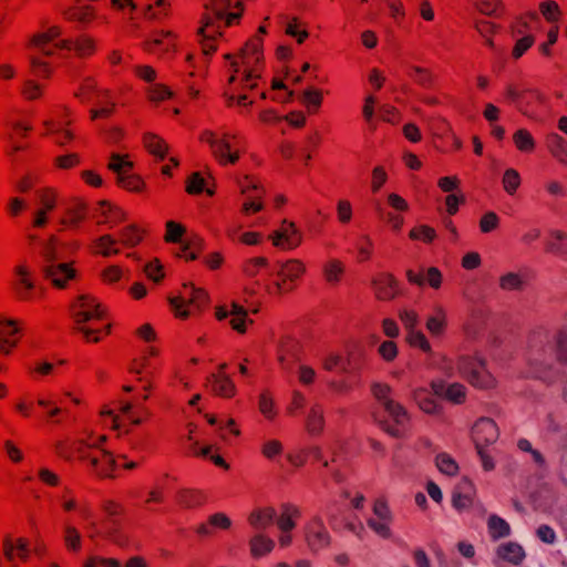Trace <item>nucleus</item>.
Masks as SVG:
<instances>
[{
	"mask_svg": "<svg viewBox=\"0 0 567 567\" xmlns=\"http://www.w3.org/2000/svg\"><path fill=\"white\" fill-rule=\"evenodd\" d=\"M411 72L412 73H410V76L413 78L417 84L424 87L432 86L434 76L429 69L414 65L411 68Z\"/></svg>",
	"mask_w": 567,
	"mask_h": 567,
	"instance_id": "052dcab7",
	"label": "nucleus"
},
{
	"mask_svg": "<svg viewBox=\"0 0 567 567\" xmlns=\"http://www.w3.org/2000/svg\"><path fill=\"white\" fill-rule=\"evenodd\" d=\"M61 35V29L58 25H53L48 31L37 33L32 37L31 42L38 48L43 49L49 42L53 41Z\"/></svg>",
	"mask_w": 567,
	"mask_h": 567,
	"instance_id": "13d9d810",
	"label": "nucleus"
},
{
	"mask_svg": "<svg viewBox=\"0 0 567 567\" xmlns=\"http://www.w3.org/2000/svg\"><path fill=\"white\" fill-rule=\"evenodd\" d=\"M230 7V0H207L204 4L205 12L200 18V27L197 34H204L210 28L220 24L225 17L226 10Z\"/></svg>",
	"mask_w": 567,
	"mask_h": 567,
	"instance_id": "423d86ee",
	"label": "nucleus"
},
{
	"mask_svg": "<svg viewBox=\"0 0 567 567\" xmlns=\"http://www.w3.org/2000/svg\"><path fill=\"white\" fill-rule=\"evenodd\" d=\"M277 278L272 287L267 288L269 293L281 296L295 289V280L288 279L286 276H277Z\"/></svg>",
	"mask_w": 567,
	"mask_h": 567,
	"instance_id": "e2e57ef3",
	"label": "nucleus"
},
{
	"mask_svg": "<svg viewBox=\"0 0 567 567\" xmlns=\"http://www.w3.org/2000/svg\"><path fill=\"white\" fill-rule=\"evenodd\" d=\"M235 138V135L224 134L223 137L212 148L213 155L220 165L236 164L239 161V152H231L233 144L230 140Z\"/></svg>",
	"mask_w": 567,
	"mask_h": 567,
	"instance_id": "9b49d317",
	"label": "nucleus"
},
{
	"mask_svg": "<svg viewBox=\"0 0 567 567\" xmlns=\"http://www.w3.org/2000/svg\"><path fill=\"white\" fill-rule=\"evenodd\" d=\"M41 270L43 277L58 289L66 288L69 280L75 279L78 275L73 262L45 264Z\"/></svg>",
	"mask_w": 567,
	"mask_h": 567,
	"instance_id": "20e7f679",
	"label": "nucleus"
},
{
	"mask_svg": "<svg viewBox=\"0 0 567 567\" xmlns=\"http://www.w3.org/2000/svg\"><path fill=\"white\" fill-rule=\"evenodd\" d=\"M497 556L504 561L520 565L526 557L524 548L516 542L501 544L496 550Z\"/></svg>",
	"mask_w": 567,
	"mask_h": 567,
	"instance_id": "6ab92c4d",
	"label": "nucleus"
},
{
	"mask_svg": "<svg viewBox=\"0 0 567 567\" xmlns=\"http://www.w3.org/2000/svg\"><path fill=\"white\" fill-rule=\"evenodd\" d=\"M538 20V16L535 11H529L523 16H519L515 19V21L511 25V31L513 35L524 34L529 30V22Z\"/></svg>",
	"mask_w": 567,
	"mask_h": 567,
	"instance_id": "603ef678",
	"label": "nucleus"
},
{
	"mask_svg": "<svg viewBox=\"0 0 567 567\" xmlns=\"http://www.w3.org/2000/svg\"><path fill=\"white\" fill-rule=\"evenodd\" d=\"M375 298L390 301L400 295V284L391 272H380L372 279Z\"/></svg>",
	"mask_w": 567,
	"mask_h": 567,
	"instance_id": "0eeeda50",
	"label": "nucleus"
},
{
	"mask_svg": "<svg viewBox=\"0 0 567 567\" xmlns=\"http://www.w3.org/2000/svg\"><path fill=\"white\" fill-rule=\"evenodd\" d=\"M115 183L118 187L131 193H143L146 189V183L138 174L126 178H116Z\"/></svg>",
	"mask_w": 567,
	"mask_h": 567,
	"instance_id": "79ce46f5",
	"label": "nucleus"
},
{
	"mask_svg": "<svg viewBox=\"0 0 567 567\" xmlns=\"http://www.w3.org/2000/svg\"><path fill=\"white\" fill-rule=\"evenodd\" d=\"M189 287L192 289V293L187 300V305L189 308H195L197 312H202L209 305V296L206 290L195 288L193 284H190Z\"/></svg>",
	"mask_w": 567,
	"mask_h": 567,
	"instance_id": "a19ab883",
	"label": "nucleus"
},
{
	"mask_svg": "<svg viewBox=\"0 0 567 567\" xmlns=\"http://www.w3.org/2000/svg\"><path fill=\"white\" fill-rule=\"evenodd\" d=\"M454 404H462L466 400L465 386L461 383H453L446 388L445 398Z\"/></svg>",
	"mask_w": 567,
	"mask_h": 567,
	"instance_id": "680f3d73",
	"label": "nucleus"
},
{
	"mask_svg": "<svg viewBox=\"0 0 567 567\" xmlns=\"http://www.w3.org/2000/svg\"><path fill=\"white\" fill-rule=\"evenodd\" d=\"M472 491H473L472 482L468 478L464 477L453 493V496H452L453 506L458 511L470 508L473 505Z\"/></svg>",
	"mask_w": 567,
	"mask_h": 567,
	"instance_id": "dca6fc26",
	"label": "nucleus"
},
{
	"mask_svg": "<svg viewBox=\"0 0 567 567\" xmlns=\"http://www.w3.org/2000/svg\"><path fill=\"white\" fill-rule=\"evenodd\" d=\"M513 141L516 148L520 152L530 153L536 147L533 135L526 128L517 130L513 135Z\"/></svg>",
	"mask_w": 567,
	"mask_h": 567,
	"instance_id": "58836bf2",
	"label": "nucleus"
},
{
	"mask_svg": "<svg viewBox=\"0 0 567 567\" xmlns=\"http://www.w3.org/2000/svg\"><path fill=\"white\" fill-rule=\"evenodd\" d=\"M299 101L306 107L308 114H317L323 102L322 90L313 86L308 87L301 93Z\"/></svg>",
	"mask_w": 567,
	"mask_h": 567,
	"instance_id": "b1692460",
	"label": "nucleus"
},
{
	"mask_svg": "<svg viewBox=\"0 0 567 567\" xmlns=\"http://www.w3.org/2000/svg\"><path fill=\"white\" fill-rule=\"evenodd\" d=\"M539 11L547 22H557L561 17V10L554 0H546L539 3Z\"/></svg>",
	"mask_w": 567,
	"mask_h": 567,
	"instance_id": "09e8293b",
	"label": "nucleus"
},
{
	"mask_svg": "<svg viewBox=\"0 0 567 567\" xmlns=\"http://www.w3.org/2000/svg\"><path fill=\"white\" fill-rule=\"evenodd\" d=\"M503 187L509 195H514L520 186L519 173L514 168H507L503 175Z\"/></svg>",
	"mask_w": 567,
	"mask_h": 567,
	"instance_id": "5fc2aeb1",
	"label": "nucleus"
},
{
	"mask_svg": "<svg viewBox=\"0 0 567 567\" xmlns=\"http://www.w3.org/2000/svg\"><path fill=\"white\" fill-rule=\"evenodd\" d=\"M89 465L94 475L100 480L115 478L114 472L117 467L113 454L106 450H97L91 457Z\"/></svg>",
	"mask_w": 567,
	"mask_h": 567,
	"instance_id": "6e6552de",
	"label": "nucleus"
},
{
	"mask_svg": "<svg viewBox=\"0 0 567 567\" xmlns=\"http://www.w3.org/2000/svg\"><path fill=\"white\" fill-rule=\"evenodd\" d=\"M205 249V241L202 237L194 235L189 237L179 248L176 254L178 258H183L186 261H193L198 259Z\"/></svg>",
	"mask_w": 567,
	"mask_h": 567,
	"instance_id": "aec40b11",
	"label": "nucleus"
},
{
	"mask_svg": "<svg viewBox=\"0 0 567 567\" xmlns=\"http://www.w3.org/2000/svg\"><path fill=\"white\" fill-rule=\"evenodd\" d=\"M305 271L306 267L302 261L291 259L280 266V269L277 271V276H286L288 279L296 281L305 274Z\"/></svg>",
	"mask_w": 567,
	"mask_h": 567,
	"instance_id": "e433bc0d",
	"label": "nucleus"
},
{
	"mask_svg": "<svg viewBox=\"0 0 567 567\" xmlns=\"http://www.w3.org/2000/svg\"><path fill=\"white\" fill-rule=\"evenodd\" d=\"M555 355L558 363L567 364V329H559L555 334Z\"/></svg>",
	"mask_w": 567,
	"mask_h": 567,
	"instance_id": "37998d69",
	"label": "nucleus"
},
{
	"mask_svg": "<svg viewBox=\"0 0 567 567\" xmlns=\"http://www.w3.org/2000/svg\"><path fill=\"white\" fill-rule=\"evenodd\" d=\"M546 146L550 154L561 163H567V141L557 133L546 136Z\"/></svg>",
	"mask_w": 567,
	"mask_h": 567,
	"instance_id": "bb28decb",
	"label": "nucleus"
},
{
	"mask_svg": "<svg viewBox=\"0 0 567 567\" xmlns=\"http://www.w3.org/2000/svg\"><path fill=\"white\" fill-rule=\"evenodd\" d=\"M344 272L343 265L338 259H332L324 265L323 275L329 284H338Z\"/></svg>",
	"mask_w": 567,
	"mask_h": 567,
	"instance_id": "c03bdc74",
	"label": "nucleus"
},
{
	"mask_svg": "<svg viewBox=\"0 0 567 567\" xmlns=\"http://www.w3.org/2000/svg\"><path fill=\"white\" fill-rule=\"evenodd\" d=\"M64 544L68 550L78 553L81 550V535L79 530L71 525L64 527Z\"/></svg>",
	"mask_w": 567,
	"mask_h": 567,
	"instance_id": "864d4df0",
	"label": "nucleus"
},
{
	"mask_svg": "<svg viewBox=\"0 0 567 567\" xmlns=\"http://www.w3.org/2000/svg\"><path fill=\"white\" fill-rule=\"evenodd\" d=\"M145 150L159 161H164L168 154L169 146L164 138L155 133L147 132L142 137Z\"/></svg>",
	"mask_w": 567,
	"mask_h": 567,
	"instance_id": "a211bd4d",
	"label": "nucleus"
},
{
	"mask_svg": "<svg viewBox=\"0 0 567 567\" xmlns=\"http://www.w3.org/2000/svg\"><path fill=\"white\" fill-rule=\"evenodd\" d=\"M413 399L419 405V408L429 414H434L440 411V406L436 403V400L433 398V394L426 389H416L413 391Z\"/></svg>",
	"mask_w": 567,
	"mask_h": 567,
	"instance_id": "2f4dec72",
	"label": "nucleus"
},
{
	"mask_svg": "<svg viewBox=\"0 0 567 567\" xmlns=\"http://www.w3.org/2000/svg\"><path fill=\"white\" fill-rule=\"evenodd\" d=\"M114 245H116V239L112 235H102L93 241V247L96 248V250H93L92 254L101 255L103 257L117 255L120 254V249L113 248Z\"/></svg>",
	"mask_w": 567,
	"mask_h": 567,
	"instance_id": "72a5a7b5",
	"label": "nucleus"
},
{
	"mask_svg": "<svg viewBox=\"0 0 567 567\" xmlns=\"http://www.w3.org/2000/svg\"><path fill=\"white\" fill-rule=\"evenodd\" d=\"M409 237L411 240H422L425 244H431L436 238V231L431 226L421 225L413 227L409 233Z\"/></svg>",
	"mask_w": 567,
	"mask_h": 567,
	"instance_id": "8fccbe9b",
	"label": "nucleus"
},
{
	"mask_svg": "<svg viewBox=\"0 0 567 567\" xmlns=\"http://www.w3.org/2000/svg\"><path fill=\"white\" fill-rule=\"evenodd\" d=\"M488 533L494 540L504 538L511 534L509 524L502 517L493 514L487 520Z\"/></svg>",
	"mask_w": 567,
	"mask_h": 567,
	"instance_id": "f704fd0d",
	"label": "nucleus"
},
{
	"mask_svg": "<svg viewBox=\"0 0 567 567\" xmlns=\"http://www.w3.org/2000/svg\"><path fill=\"white\" fill-rule=\"evenodd\" d=\"M249 546L251 555L255 558H259L270 553L275 547V543L267 536L257 535L250 539Z\"/></svg>",
	"mask_w": 567,
	"mask_h": 567,
	"instance_id": "c9c22d12",
	"label": "nucleus"
},
{
	"mask_svg": "<svg viewBox=\"0 0 567 567\" xmlns=\"http://www.w3.org/2000/svg\"><path fill=\"white\" fill-rule=\"evenodd\" d=\"M144 272L146 277L155 284H159L165 277L164 267L158 258L148 261L144 266Z\"/></svg>",
	"mask_w": 567,
	"mask_h": 567,
	"instance_id": "4d7b16f0",
	"label": "nucleus"
},
{
	"mask_svg": "<svg viewBox=\"0 0 567 567\" xmlns=\"http://www.w3.org/2000/svg\"><path fill=\"white\" fill-rule=\"evenodd\" d=\"M185 190L189 195H200L205 190V178L199 172H194L187 177Z\"/></svg>",
	"mask_w": 567,
	"mask_h": 567,
	"instance_id": "bf43d9fd",
	"label": "nucleus"
},
{
	"mask_svg": "<svg viewBox=\"0 0 567 567\" xmlns=\"http://www.w3.org/2000/svg\"><path fill=\"white\" fill-rule=\"evenodd\" d=\"M175 503L183 509H193L203 506L207 496L197 488H181L175 493Z\"/></svg>",
	"mask_w": 567,
	"mask_h": 567,
	"instance_id": "f8f14e48",
	"label": "nucleus"
},
{
	"mask_svg": "<svg viewBox=\"0 0 567 567\" xmlns=\"http://www.w3.org/2000/svg\"><path fill=\"white\" fill-rule=\"evenodd\" d=\"M367 364V351L364 346L360 343H353L347 353V372H359Z\"/></svg>",
	"mask_w": 567,
	"mask_h": 567,
	"instance_id": "4be33fe9",
	"label": "nucleus"
},
{
	"mask_svg": "<svg viewBox=\"0 0 567 567\" xmlns=\"http://www.w3.org/2000/svg\"><path fill=\"white\" fill-rule=\"evenodd\" d=\"M168 302L176 318L187 319L192 315V310L186 308L188 305L184 297H168Z\"/></svg>",
	"mask_w": 567,
	"mask_h": 567,
	"instance_id": "69168bd1",
	"label": "nucleus"
},
{
	"mask_svg": "<svg viewBox=\"0 0 567 567\" xmlns=\"http://www.w3.org/2000/svg\"><path fill=\"white\" fill-rule=\"evenodd\" d=\"M99 206H107V210H102L101 213L105 217V220L99 221V224H112V226H114L128 219V215L124 209L112 205L106 199L100 200Z\"/></svg>",
	"mask_w": 567,
	"mask_h": 567,
	"instance_id": "c756f323",
	"label": "nucleus"
},
{
	"mask_svg": "<svg viewBox=\"0 0 567 567\" xmlns=\"http://www.w3.org/2000/svg\"><path fill=\"white\" fill-rule=\"evenodd\" d=\"M147 235V231L137 224H130L117 233L116 244H121L125 248H134L138 246Z\"/></svg>",
	"mask_w": 567,
	"mask_h": 567,
	"instance_id": "4468645a",
	"label": "nucleus"
},
{
	"mask_svg": "<svg viewBox=\"0 0 567 567\" xmlns=\"http://www.w3.org/2000/svg\"><path fill=\"white\" fill-rule=\"evenodd\" d=\"M299 516L300 511L295 505L282 504L281 514L277 519L278 528L284 533L292 530L296 527L295 518H298Z\"/></svg>",
	"mask_w": 567,
	"mask_h": 567,
	"instance_id": "cd10ccee",
	"label": "nucleus"
},
{
	"mask_svg": "<svg viewBox=\"0 0 567 567\" xmlns=\"http://www.w3.org/2000/svg\"><path fill=\"white\" fill-rule=\"evenodd\" d=\"M477 10L489 17L501 18L505 13V6L502 0H477Z\"/></svg>",
	"mask_w": 567,
	"mask_h": 567,
	"instance_id": "4c0bfd02",
	"label": "nucleus"
},
{
	"mask_svg": "<svg viewBox=\"0 0 567 567\" xmlns=\"http://www.w3.org/2000/svg\"><path fill=\"white\" fill-rule=\"evenodd\" d=\"M425 327L432 337H442L447 328V317L445 310L439 306L434 309V315L426 319Z\"/></svg>",
	"mask_w": 567,
	"mask_h": 567,
	"instance_id": "393cba45",
	"label": "nucleus"
},
{
	"mask_svg": "<svg viewBox=\"0 0 567 567\" xmlns=\"http://www.w3.org/2000/svg\"><path fill=\"white\" fill-rule=\"evenodd\" d=\"M63 14L68 21L79 22L82 27L93 22L96 17L95 8L92 6L72 7L65 10Z\"/></svg>",
	"mask_w": 567,
	"mask_h": 567,
	"instance_id": "412c9836",
	"label": "nucleus"
},
{
	"mask_svg": "<svg viewBox=\"0 0 567 567\" xmlns=\"http://www.w3.org/2000/svg\"><path fill=\"white\" fill-rule=\"evenodd\" d=\"M14 274L18 277V280L13 285L16 297L21 301H31L33 297L32 290L35 286L28 266L24 264L17 265Z\"/></svg>",
	"mask_w": 567,
	"mask_h": 567,
	"instance_id": "9d476101",
	"label": "nucleus"
},
{
	"mask_svg": "<svg viewBox=\"0 0 567 567\" xmlns=\"http://www.w3.org/2000/svg\"><path fill=\"white\" fill-rule=\"evenodd\" d=\"M535 42V37L533 34H526L523 38L518 39L512 50V56L515 60H518L524 55V53L533 47Z\"/></svg>",
	"mask_w": 567,
	"mask_h": 567,
	"instance_id": "774afa93",
	"label": "nucleus"
},
{
	"mask_svg": "<svg viewBox=\"0 0 567 567\" xmlns=\"http://www.w3.org/2000/svg\"><path fill=\"white\" fill-rule=\"evenodd\" d=\"M264 40L259 35L250 38L240 50L243 63L247 65H258L262 61Z\"/></svg>",
	"mask_w": 567,
	"mask_h": 567,
	"instance_id": "2eb2a0df",
	"label": "nucleus"
},
{
	"mask_svg": "<svg viewBox=\"0 0 567 567\" xmlns=\"http://www.w3.org/2000/svg\"><path fill=\"white\" fill-rule=\"evenodd\" d=\"M406 342L412 348H419L424 353H432V347L425 337V334L421 330H413L408 332Z\"/></svg>",
	"mask_w": 567,
	"mask_h": 567,
	"instance_id": "de8ad7c7",
	"label": "nucleus"
},
{
	"mask_svg": "<svg viewBox=\"0 0 567 567\" xmlns=\"http://www.w3.org/2000/svg\"><path fill=\"white\" fill-rule=\"evenodd\" d=\"M210 391L214 395L231 399L236 395V385L229 375L210 374L207 378Z\"/></svg>",
	"mask_w": 567,
	"mask_h": 567,
	"instance_id": "ddd939ff",
	"label": "nucleus"
},
{
	"mask_svg": "<svg viewBox=\"0 0 567 567\" xmlns=\"http://www.w3.org/2000/svg\"><path fill=\"white\" fill-rule=\"evenodd\" d=\"M74 51L80 58L90 56L96 50L95 40L89 35L78 38L74 40Z\"/></svg>",
	"mask_w": 567,
	"mask_h": 567,
	"instance_id": "3c124183",
	"label": "nucleus"
},
{
	"mask_svg": "<svg viewBox=\"0 0 567 567\" xmlns=\"http://www.w3.org/2000/svg\"><path fill=\"white\" fill-rule=\"evenodd\" d=\"M245 181H247L248 184L243 187L241 192L245 194L251 189L256 192V195L254 196L252 200L245 202L243 204L241 212L245 215L258 213L264 209L261 197L265 194V190L262 189V187H259L257 184H254L248 176L245 177Z\"/></svg>",
	"mask_w": 567,
	"mask_h": 567,
	"instance_id": "5701e85b",
	"label": "nucleus"
},
{
	"mask_svg": "<svg viewBox=\"0 0 567 567\" xmlns=\"http://www.w3.org/2000/svg\"><path fill=\"white\" fill-rule=\"evenodd\" d=\"M324 417L320 405L315 404L307 416L306 429L311 435H319L323 431Z\"/></svg>",
	"mask_w": 567,
	"mask_h": 567,
	"instance_id": "473e14b6",
	"label": "nucleus"
},
{
	"mask_svg": "<svg viewBox=\"0 0 567 567\" xmlns=\"http://www.w3.org/2000/svg\"><path fill=\"white\" fill-rule=\"evenodd\" d=\"M221 24H217L216 27L208 29L206 31V37L204 34H198L202 37V51L205 55H210L217 50L215 40L218 37H221Z\"/></svg>",
	"mask_w": 567,
	"mask_h": 567,
	"instance_id": "ea45409f",
	"label": "nucleus"
},
{
	"mask_svg": "<svg viewBox=\"0 0 567 567\" xmlns=\"http://www.w3.org/2000/svg\"><path fill=\"white\" fill-rule=\"evenodd\" d=\"M306 539L313 551H319L330 544V535L327 529L320 524H313L308 527Z\"/></svg>",
	"mask_w": 567,
	"mask_h": 567,
	"instance_id": "f3484780",
	"label": "nucleus"
},
{
	"mask_svg": "<svg viewBox=\"0 0 567 567\" xmlns=\"http://www.w3.org/2000/svg\"><path fill=\"white\" fill-rule=\"evenodd\" d=\"M498 436V426L493 419L481 417L472 427V439L476 449L489 447L496 443Z\"/></svg>",
	"mask_w": 567,
	"mask_h": 567,
	"instance_id": "39448f33",
	"label": "nucleus"
},
{
	"mask_svg": "<svg viewBox=\"0 0 567 567\" xmlns=\"http://www.w3.org/2000/svg\"><path fill=\"white\" fill-rule=\"evenodd\" d=\"M166 233L164 235L165 243H182L183 236L186 234V227L181 223L168 220L165 225Z\"/></svg>",
	"mask_w": 567,
	"mask_h": 567,
	"instance_id": "49530a36",
	"label": "nucleus"
},
{
	"mask_svg": "<svg viewBox=\"0 0 567 567\" xmlns=\"http://www.w3.org/2000/svg\"><path fill=\"white\" fill-rule=\"evenodd\" d=\"M461 375L473 386L480 389H492L496 381L488 372L483 359L473 355H464L458 360Z\"/></svg>",
	"mask_w": 567,
	"mask_h": 567,
	"instance_id": "f257e3e1",
	"label": "nucleus"
},
{
	"mask_svg": "<svg viewBox=\"0 0 567 567\" xmlns=\"http://www.w3.org/2000/svg\"><path fill=\"white\" fill-rule=\"evenodd\" d=\"M266 257H254L244 261L241 266L243 274L249 278L256 277L261 269L268 266Z\"/></svg>",
	"mask_w": 567,
	"mask_h": 567,
	"instance_id": "a18cd8bd",
	"label": "nucleus"
},
{
	"mask_svg": "<svg viewBox=\"0 0 567 567\" xmlns=\"http://www.w3.org/2000/svg\"><path fill=\"white\" fill-rule=\"evenodd\" d=\"M71 317L76 324L101 320L104 310L93 296L80 295L71 306Z\"/></svg>",
	"mask_w": 567,
	"mask_h": 567,
	"instance_id": "7ed1b4c3",
	"label": "nucleus"
},
{
	"mask_svg": "<svg viewBox=\"0 0 567 567\" xmlns=\"http://www.w3.org/2000/svg\"><path fill=\"white\" fill-rule=\"evenodd\" d=\"M89 206L86 202L80 198L73 199L65 208L60 224L70 229H78L80 225L86 219Z\"/></svg>",
	"mask_w": 567,
	"mask_h": 567,
	"instance_id": "1a4fd4ad",
	"label": "nucleus"
},
{
	"mask_svg": "<svg viewBox=\"0 0 567 567\" xmlns=\"http://www.w3.org/2000/svg\"><path fill=\"white\" fill-rule=\"evenodd\" d=\"M275 233L285 239L287 249L297 248L302 243V235L293 221L284 219L280 228L275 230Z\"/></svg>",
	"mask_w": 567,
	"mask_h": 567,
	"instance_id": "a878e982",
	"label": "nucleus"
},
{
	"mask_svg": "<svg viewBox=\"0 0 567 567\" xmlns=\"http://www.w3.org/2000/svg\"><path fill=\"white\" fill-rule=\"evenodd\" d=\"M389 416L393 420L394 424L389 421H380V427L395 439H402L405 436V426L410 423V414L406 409L394 399L383 402L381 405Z\"/></svg>",
	"mask_w": 567,
	"mask_h": 567,
	"instance_id": "f03ea898",
	"label": "nucleus"
},
{
	"mask_svg": "<svg viewBox=\"0 0 567 567\" xmlns=\"http://www.w3.org/2000/svg\"><path fill=\"white\" fill-rule=\"evenodd\" d=\"M275 517L276 509L274 507H264L251 512L248 522L254 528L260 529L272 525Z\"/></svg>",
	"mask_w": 567,
	"mask_h": 567,
	"instance_id": "c85d7f7f",
	"label": "nucleus"
},
{
	"mask_svg": "<svg viewBox=\"0 0 567 567\" xmlns=\"http://www.w3.org/2000/svg\"><path fill=\"white\" fill-rule=\"evenodd\" d=\"M299 23L300 20L298 17L291 18L285 29V33L289 37L296 38L298 44H302L309 38V32L307 29L298 30Z\"/></svg>",
	"mask_w": 567,
	"mask_h": 567,
	"instance_id": "0e129e2a",
	"label": "nucleus"
},
{
	"mask_svg": "<svg viewBox=\"0 0 567 567\" xmlns=\"http://www.w3.org/2000/svg\"><path fill=\"white\" fill-rule=\"evenodd\" d=\"M81 164V156L78 153L59 155L54 158V166L59 169H71Z\"/></svg>",
	"mask_w": 567,
	"mask_h": 567,
	"instance_id": "338daca9",
	"label": "nucleus"
},
{
	"mask_svg": "<svg viewBox=\"0 0 567 567\" xmlns=\"http://www.w3.org/2000/svg\"><path fill=\"white\" fill-rule=\"evenodd\" d=\"M436 466L440 472L454 476L458 473V465L454 458H452L447 453H441L436 456Z\"/></svg>",
	"mask_w": 567,
	"mask_h": 567,
	"instance_id": "6e6d98bb",
	"label": "nucleus"
},
{
	"mask_svg": "<svg viewBox=\"0 0 567 567\" xmlns=\"http://www.w3.org/2000/svg\"><path fill=\"white\" fill-rule=\"evenodd\" d=\"M505 95L508 100H511L513 102H519V101H523V99L533 97L540 105H543L545 103V97L538 90H535V89L518 90L513 84H509L506 86Z\"/></svg>",
	"mask_w": 567,
	"mask_h": 567,
	"instance_id": "7c9ffc66",
	"label": "nucleus"
}]
</instances>
